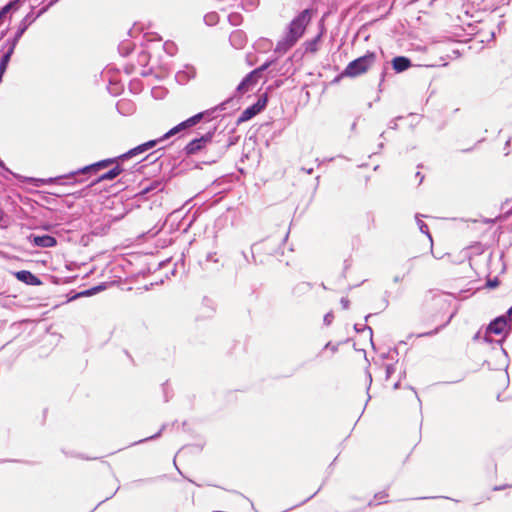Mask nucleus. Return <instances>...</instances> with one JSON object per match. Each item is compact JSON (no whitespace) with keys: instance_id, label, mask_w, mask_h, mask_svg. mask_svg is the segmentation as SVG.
<instances>
[{"instance_id":"f257e3e1","label":"nucleus","mask_w":512,"mask_h":512,"mask_svg":"<svg viewBox=\"0 0 512 512\" xmlns=\"http://www.w3.org/2000/svg\"><path fill=\"white\" fill-rule=\"evenodd\" d=\"M164 147L158 148L148 155H146L141 161L135 164V171L139 173H146L148 166H153V172H160L164 167H169V178H172L179 174L177 171L178 166L181 164V157L184 154H165Z\"/></svg>"},{"instance_id":"f03ea898","label":"nucleus","mask_w":512,"mask_h":512,"mask_svg":"<svg viewBox=\"0 0 512 512\" xmlns=\"http://www.w3.org/2000/svg\"><path fill=\"white\" fill-rule=\"evenodd\" d=\"M121 161L118 156L101 159L94 163L85 165L69 173L56 177L47 178L48 183H59L61 185H76L88 180L91 176L97 175L99 171L110 167L113 163Z\"/></svg>"},{"instance_id":"7ed1b4c3","label":"nucleus","mask_w":512,"mask_h":512,"mask_svg":"<svg viewBox=\"0 0 512 512\" xmlns=\"http://www.w3.org/2000/svg\"><path fill=\"white\" fill-rule=\"evenodd\" d=\"M316 13L317 10L313 7L303 9L289 22L285 28V32L298 42L305 35Z\"/></svg>"},{"instance_id":"20e7f679","label":"nucleus","mask_w":512,"mask_h":512,"mask_svg":"<svg viewBox=\"0 0 512 512\" xmlns=\"http://www.w3.org/2000/svg\"><path fill=\"white\" fill-rule=\"evenodd\" d=\"M376 59L375 52L367 51L363 56H360L348 63L343 72L337 75L333 83H336L340 80L341 77H357L363 73H365L370 66L374 63Z\"/></svg>"},{"instance_id":"39448f33","label":"nucleus","mask_w":512,"mask_h":512,"mask_svg":"<svg viewBox=\"0 0 512 512\" xmlns=\"http://www.w3.org/2000/svg\"><path fill=\"white\" fill-rule=\"evenodd\" d=\"M218 127V125H214L207 132L199 134L191 139L181 150H179V154H184L185 157H190L199 152L205 153L206 147L209 145L211 137L214 136Z\"/></svg>"},{"instance_id":"423d86ee","label":"nucleus","mask_w":512,"mask_h":512,"mask_svg":"<svg viewBox=\"0 0 512 512\" xmlns=\"http://www.w3.org/2000/svg\"><path fill=\"white\" fill-rule=\"evenodd\" d=\"M269 97L267 96V93H264L261 97L257 99L256 102L246 107L241 114L238 116L236 120V126H239L252 118H254L256 115L261 113L268 104Z\"/></svg>"},{"instance_id":"0eeeda50","label":"nucleus","mask_w":512,"mask_h":512,"mask_svg":"<svg viewBox=\"0 0 512 512\" xmlns=\"http://www.w3.org/2000/svg\"><path fill=\"white\" fill-rule=\"evenodd\" d=\"M237 127L238 126L235 124L234 127L229 129L227 134L224 133V129L221 131H216V136L220 141V145H218L216 147L217 149H215L217 157H223L230 147L238 143L240 136L235 135Z\"/></svg>"},{"instance_id":"6e6552de","label":"nucleus","mask_w":512,"mask_h":512,"mask_svg":"<svg viewBox=\"0 0 512 512\" xmlns=\"http://www.w3.org/2000/svg\"><path fill=\"white\" fill-rule=\"evenodd\" d=\"M447 297L448 295L443 292L430 290L425 296V303L437 312H444L451 306V301Z\"/></svg>"},{"instance_id":"1a4fd4ad","label":"nucleus","mask_w":512,"mask_h":512,"mask_svg":"<svg viewBox=\"0 0 512 512\" xmlns=\"http://www.w3.org/2000/svg\"><path fill=\"white\" fill-rule=\"evenodd\" d=\"M0 169L2 171V176L5 179H9L8 176L11 175L16 180H18L24 184L32 185L34 187H41L42 185L48 183L47 179H44V178L23 176V175L13 172L1 158H0Z\"/></svg>"},{"instance_id":"9d476101","label":"nucleus","mask_w":512,"mask_h":512,"mask_svg":"<svg viewBox=\"0 0 512 512\" xmlns=\"http://www.w3.org/2000/svg\"><path fill=\"white\" fill-rule=\"evenodd\" d=\"M486 334L500 335L506 333L509 336L512 332V325L509 324L506 315H499L493 318L485 327Z\"/></svg>"},{"instance_id":"9b49d317","label":"nucleus","mask_w":512,"mask_h":512,"mask_svg":"<svg viewBox=\"0 0 512 512\" xmlns=\"http://www.w3.org/2000/svg\"><path fill=\"white\" fill-rule=\"evenodd\" d=\"M319 31L318 33L311 39H307L302 43V47L308 54H315L318 52L320 45L323 41L324 36L326 35V27L323 19H321L318 23Z\"/></svg>"},{"instance_id":"f8f14e48","label":"nucleus","mask_w":512,"mask_h":512,"mask_svg":"<svg viewBox=\"0 0 512 512\" xmlns=\"http://www.w3.org/2000/svg\"><path fill=\"white\" fill-rule=\"evenodd\" d=\"M218 145H220V141L217 138L216 133H215L214 136L211 137V141H210L209 145H207V147H206V150L204 153L205 159L202 162L195 163L194 168L201 169L202 164L211 165V164L216 163L219 159H221L222 157H217L216 152H215L216 151L215 149H217L216 147Z\"/></svg>"},{"instance_id":"ddd939ff","label":"nucleus","mask_w":512,"mask_h":512,"mask_svg":"<svg viewBox=\"0 0 512 512\" xmlns=\"http://www.w3.org/2000/svg\"><path fill=\"white\" fill-rule=\"evenodd\" d=\"M122 161H117L116 163H113V167L105 171L104 173L98 175L94 180L91 181V185L96 186L101 182L104 181H113L116 179L120 174H122L124 171H126Z\"/></svg>"},{"instance_id":"4468645a","label":"nucleus","mask_w":512,"mask_h":512,"mask_svg":"<svg viewBox=\"0 0 512 512\" xmlns=\"http://www.w3.org/2000/svg\"><path fill=\"white\" fill-rule=\"evenodd\" d=\"M410 272V268H407L405 272H403L402 274H396L394 277H393V285L397 286L395 289H393V287L391 286L390 287V290L387 291L386 290V307L388 306V298L392 299V300H397V299H400L404 293V286L399 284L400 282L403 281V279L405 278V276L407 274H409Z\"/></svg>"},{"instance_id":"2eb2a0df","label":"nucleus","mask_w":512,"mask_h":512,"mask_svg":"<svg viewBox=\"0 0 512 512\" xmlns=\"http://www.w3.org/2000/svg\"><path fill=\"white\" fill-rule=\"evenodd\" d=\"M158 144H159V140H155V139L148 140L144 143H141V144L129 149L125 153L119 155L118 158H120L121 161L131 159L137 155H140V154L156 147Z\"/></svg>"},{"instance_id":"dca6fc26","label":"nucleus","mask_w":512,"mask_h":512,"mask_svg":"<svg viewBox=\"0 0 512 512\" xmlns=\"http://www.w3.org/2000/svg\"><path fill=\"white\" fill-rule=\"evenodd\" d=\"M27 240L34 246L40 248H53L57 246V239L50 234H30L27 236Z\"/></svg>"},{"instance_id":"f3484780","label":"nucleus","mask_w":512,"mask_h":512,"mask_svg":"<svg viewBox=\"0 0 512 512\" xmlns=\"http://www.w3.org/2000/svg\"><path fill=\"white\" fill-rule=\"evenodd\" d=\"M278 62V57H270L266 59L260 66L253 69L251 72L259 79L260 75L268 70V76L275 77L281 73V69H276L275 66Z\"/></svg>"},{"instance_id":"a211bd4d","label":"nucleus","mask_w":512,"mask_h":512,"mask_svg":"<svg viewBox=\"0 0 512 512\" xmlns=\"http://www.w3.org/2000/svg\"><path fill=\"white\" fill-rule=\"evenodd\" d=\"M11 273L19 282L28 286H40L43 284L40 277L29 270H18Z\"/></svg>"},{"instance_id":"6ab92c4d","label":"nucleus","mask_w":512,"mask_h":512,"mask_svg":"<svg viewBox=\"0 0 512 512\" xmlns=\"http://www.w3.org/2000/svg\"><path fill=\"white\" fill-rule=\"evenodd\" d=\"M257 82L258 78L250 71L241 79L234 91L242 97L243 93L251 90Z\"/></svg>"},{"instance_id":"aec40b11","label":"nucleus","mask_w":512,"mask_h":512,"mask_svg":"<svg viewBox=\"0 0 512 512\" xmlns=\"http://www.w3.org/2000/svg\"><path fill=\"white\" fill-rule=\"evenodd\" d=\"M390 64L395 73H403L413 66L411 59L403 55L394 56Z\"/></svg>"},{"instance_id":"412c9836","label":"nucleus","mask_w":512,"mask_h":512,"mask_svg":"<svg viewBox=\"0 0 512 512\" xmlns=\"http://www.w3.org/2000/svg\"><path fill=\"white\" fill-rule=\"evenodd\" d=\"M167 180L162 179H154L149 181L147 184L143 185L140 194L148 195V194H156L164 190Z\"/></svg>"},{"instance_id":"4be33fe9","label":"nucleus","mask_w":512,"mask_h":512,"mask_svg":"<svg viewBox=\"0 0 512 512\" xmlns=\"http://www.w3.org/2000/svg\"><path fill=\"white\" fill-rule=\"evenodd\" d=\"M196 76V68L191 64L184 65L182 70H179L176 75L175 79L177 83L184 85L187 82H189L191 79H194Z\"/></svg>"},{"instance_id":"5701e85b","label":"nucleus","mask_w":512,"mask_h":512,"mask_svg":"<svg viewBox=\"0 0 512 512\" xmlns=\"http://www.w3.org/2000/svg\"><path fill=\"white\" fill-rule=\"evenodd\" d=\"M296 44H297V41L294 40L286 32H284V36L277 42L274 52L279 55H284Z\"/></svg>"},{"instance_id":"b1692460","label":"nucleus","mask_w":512,"mask_h":512,"mask_svg":"<svg viewBox=\"0 0 512 512\" xmlns=\"http://www.w3.org/2000/svg\"><path fill=\"white\" fill-rule=\"evenodd\" d=\"M241 96L239 94H236L234 91L232 95L227 97L224 101L217 104V109H220L221 112L232 109L233 111H236L239 109V103H240Z\"/></svg>"},{"instance_id":"393cba45","label":"nucleus","mask_w":512,"mask_h":512,"mask_svg":"<svg viewBox=\"0 0 512 512\" xmlns=\"http://www.w3.org/2000/svg\"><path fill=\"white\" fill-rule=\"evenodd\" d=\"M18 45V42L8 37L2 44L0 51L2 52L1 56H6V58L11 59L15 49Z\"/></svg>"},{"instance_id":"a878e982","label":"nucleus","mask_w":512,"mask_h":512,"mask_svg":"<svg viewBox=\"0 0 512 512\" xmlns=\"http://www.w3.org/2000/svg\"><path fill=\"white\" fill-rule=\"evenodd\" d=\"M229 41L233 47L237 49L242 48L245 44V35L240 30L233 31L230 34Z\"/></svg>"},{"instance_id":"bb28decb","label":"nucleus","mask_w":512,"mask_h":512,"mask_svg":"<svg viewBox=\"0 0 512 512\" xmlns=\"http://www.w3.org/2000/svg\"><path fill=\"white\" fill-rule=\"evenodd\" d=\"M457 314V309H454L450 314L449 316L447 317V319L439 326H437L434 330H431V331H428V332H425V333H422L419 335V337H423V336H433L437 333H439L442 329H444L446 326L449 325V323L452 321V319L455 317V315Z\"/></svg>"},{"instance_id":"cd10ccee","label":"nucleus","mask_w":512,"mask_h":512,"mask_svg":"<svg viewBox=\"0 0 512 512\" xmlns=\"http://www.w3.org/2000/svg\"><path fill=\"white\" fill-rule=\"evenodd\" d=\"M37 19L34 16V6L30 7V11L20 20L18 25L27 31L29 27L36 21Z\"/></svg>"},{"instance_id":"c85d7f7f","label":"nucleus","mask_w":512,"mask_h":512,"mask_svg":"<svg viewBox=\"0 0 512 512\" xmlns=\"http://www.w3.org/2000/svg\"><path fill=\"white\" fill-rule=\"evenodd\" d=\"M199 122H200V114H194L191 117L187 118L186 120L175 125L174 127H176L178 129V132H180L181 130L195 126Z\"/></svg>"},{"instance_id":"c756f323","label":"nucleus","mask_w":512,"mask_h":512,"mask_svg":"<svg viewBox=\"0 0 512 512\" xmlns=\"http://www.w3.org/2000/svg\"><path fill=\"white\" fill-rule=\"evenodd\" d=\"M107 287H108L107 282H101V283H98L97 285H94L92 287H89L87 289L80 291V294H84L85 297L94 296V295L106 290Z\"/></svg>"},{"instance_id":"7c9ffc66","label":"nucleus","mask_w":512,"mask_h":512,"mask_svg":"<svg viewBox=\"0 0 512 512\" xmlns=\"http://www.w3.org/2000/svg\"><path fill=\"white\" fill-rule=\"evenodd\" d=\"M219 112H221V110L217 109V105H215L214 107L204 110V111H201V112H198L197 114H200V121H202V120L210 121V120L218 117Z\"/></svg>"},{"instance_id":"2f4dec72","label":"nucleus","mask_w":512,"mask_h":512,"mask_svg":"<svg viewBox=\"0 0 512 512\" xmlns=\"http://www.w3.org/2000/svg\"><path fill=\"white\" fill-rule=\"evenodd\" d=\"M166 428H167V424H163L161 426V428L155 434H153L151 436H148V437H145L143 439H140L138 441H135V442L131 443L129 446H135V445H138V444L146 443V442L151 441V440H156V439L161 437L163 431Z\"/></svg>"},{"instance_id":"473e14b6","label":"nucleus","mask_w":512,"mask_h":512,"mask_svg":"<svg viewBox=\"0 0 512 512\" xmlns=\"http://www.w3.org/2000/svg\"><path fill=\"white\" fill-rule=\"evenodd\" d=\"M40 199L47 204L56 205L58 203V195L46 191L39 192Z\"/></svg>"},{"instance_id":"72a5a7b5","label":"nucleus","mask_w":512,"mask_h":512,"mask_svg":"<svg viewBox=\"0 0 512 512\" xmlns=\"http://www.w3.org/2000/svg\"><path fill=\"white\" fill-rule=\"evenodd\" d=\"M134 50V45L131 42L123 41L118 45V51L121 56L127 57Z\"/></svg>"},{"instance_id":"f704fd0d","label":"nucleus","mask_w":512,"mask_h":512,"mask_svg":"<svg viewBox=\"0 0 512 512\" xmlns=\"http://www.w3.org/2000/svg\"><path fill=\"white\" fill-rule=\"evenodd\" d=\"M305 54H308V53H307V52L305 51V49L301 46L300 48L296 49V50L294 51V53H293L289 58H287V59H286V61H285V64H284V65H286V64H288V63H291V64H292V62H293L294 60H296V61H300V60H302V58L304 57V55H305Z\"/></svg>"},{"instance_id":"c9c22d12","label":"nucleus","mask_w":512,"mask_h":512,"mask_svg":"<svg viewBox=\"0 0 512 512\" xmlns=\"http://www.w3.org/2000/svg\"><path fill=\"white\" fill-rule=\"evenodd\" d=\"M93 185H91V182L86 185L84 188L78 190V191H75L73 193H68V196L70 197H73L74 199H80V198H83L85 196H87L89 194V192L91 191Z\"/></svg>"},{"instance_id":"e433bc0d","label":"nucleus","mask_w":512,"mask_h":512,"mask_svg":"<svg viewBox=\"0 0 512 512\" xmlns=\"http://www.w3.org/2000/svg\"><path fill=\"white\" fill-rule=\"evenodd\" d=\"M419 216H420L419 214L415 215L418 228H419L420 232L425 234L429 238V240L432 242V235L429 232V227L424 221L419 219Z\"/></svg>"},{"instance_id":"4c0bfd02","label":"nucleus","mask_w":512,"mask_h":512,"mask_svg":"<svg viewBox=\"0 0 512 512\" xmlns=\"http://www.w3.org/2000/svg\"><path fill=\"white\" fill-rule=\"evenodd\" d=\"M10 62H11V59L6 58V56L0 57V84L3 81V77L9 67Z\"/></svg>"},{"instance_id":"58836bf2","label":"nucleus","mask_w":512,"mask_h":512,"mask_svg":"<svg viewBox=\"0 0 512 512\" xmlns=\"http://www.w3.org/2000/svg\"><path fill=\"white\" fill-rule=\"evenodd\" d=\"M204 22L209 26H214L219 22V15L216 12H209L204 16Z\"/></svg>"},{"instance_id":"ea45409f","label":"nucleus","mask_w":512,"mask_h":512,"mask_svg":"<svg viewBox=\"0 0 512 512\" xmlns=\"http://www.w3.org/2000/svg\"><path fill=\"white\" fill-rule=\"evenodd\" d=\"M353 328H354V331L356 333H361V332H363L365 330H368L369 331V339H370L371 344L373 345V340H372L373 331H372V328L370 326H368L366 324L362 325V324L356 323V324H354Z\"/></svg>"},{"instance_id":"a19ab883","label":"nucleus","mask_w":512,"mask_h":512,"mask_svg":"<svg viewBox=\"0 0 512 512\" xmlns=\"http://www.w3.org/2000/svg\"><path fill=\"white\" fill-rule=\"evenodd\" d=\"M259 5V0H241V6L244 10L252 11Z\"/></svg>"},{"instance_id":"79ce46f5","label":"nucleus","mask_w":512,"mask_h":512,"mask_svg":"<svg viewBox=\"0 0 512 512\" xmlns=\"http://www.w3.org/2000/svg\"><path fill=\"white\" fill-rule=\"evenodd\" d=\"M384 503V491H380L374 495V500H370L367 506L372 507L375 505H381Z\"/></svg>"},{"instance_id":"37998d69","label":"nucleus","mask_w":512,"mask_h":512,"mask_svg":"<svg viewBox=\"0 0 512 512\" xmlns=\"http://www.w3.org/2000/svg\"><path fill=\"white\" fill-rule=\"evenodd\" d=\"M163 49L164 51L170 55V56H173L175 55V53L177 52V46L174 42L172 41H166L164 44H163Z\"/></svg>"},{"instance_id":"c03bdc74","label":"nucleus","mask_w":512,"mask_h":512,"mask_svg":"<svg viewBox=\"0 0 512 512\" xmlns=\"http://www.w3.org/2000/svg\"><path fill=\"white\" fill-rule=\"evenodd\" d=\"M311 289V284L308 282H302L296 285L293 289L294 294L298 293H304L306 291H309Z\"/></svg>"},{"instance_id":"a18cd8bd","label":"nucleus","mask_w":512,"mask_h":512,"mask_svg":"<svg viewBox=\"0 0 512 512\" xmlns=\"http://www.w3.org/2000/svg\"><path fill=\"white\" fill-rule=\"evenodd\" d=\"M107 90L108 92L112 95V96H118L120 95L121 91H122V87L118 84H113L111 81L109 82V85L107 86Z\"/></svg>"},{"instance_id":"49530a36","label":"nucleus","mask_w":512,"mask_h":512,"mask_svg":"<svg viewBox=\"0 0 512 512\" xmlns=\"http://www.w3.org/2000/svg\"><path fill=\"white\" fill-rule=\"evenodd\" d=\"M500 280L497 276L493 277V278H489L486 283H485V287L487 289H490V290H493L495 288H497L499 285H500Z\"/></svg>"},{"instance_id":"de8ad7c7","label":"nucleus","mask_w":512,"mask_h":512,"mask_svg":"<svg viewBox=\"0 0 512 512\" xmlns=\"http://www.w3.org/2000/svg\"><path fill=\"white\" fill-rule=\"evenodd\" d=\"M283 83H284V81L281 79L274 80L270 85L267 86L265 93H267V95H268L272 91L280 88L283 85Z\"/></svg>"},{"instance_id":"09e8293b","label":"nucleus","mask_w":512,"mask_h":512,"mask_svg":"<svg viewBox=\"0 0 512 512\" xmlns=\"http://www.w3.org/2000/svg\"><path fill=\"white\" fill-rule=\"evenodd\" d=\"M25 33L26 31L22 29L19 25H17L15 32L10 36V38L19 43V41L21 40Z\"/></svg>"},{"instance_id":"8fccbe9b","label":"nucleus","mask_w":512,"mask_h":512,"mask_svg":"<svg viewBox=\"0 0 512 512\" xmlns=\"http://www.w3.org/2000/svg\"><path fill=\"white\" fill-rule=\"evenodd\" d=\"M176 133H178V129L176 127H172L169 129L165 134H163L161 137L156 138L155 140H159V143L163 142L164 140L169 139L170 137L174 136Z\"/></svg>"},{"instance_id":"3c124183","label":"nucleus","mask_w":512,"mask_h":512,"mask_svg":"<svg viewBox=\"0 0 512 512\" xmlns=\"http://www.w3.org/2000/svg\"><path fill=\"white\" fill-rule=\"evenodd\" d=\"M389 31L393 34V35H401L404 33L405 31V26L401 23H396L393 25L392 28L389 29Z\"/></svg>"},{"instance_id":"603ef678","label":"nucleus","mask_w":512,"mask_h":512,"mask_svg":"<svg viewBox=\"0 0 512 512\" xmlns=\"http://www.w3.org/2000/svg\"><path fill=\"white\" fill-rule=\"evenodd\" d=\"M242 19V16L241 14L239 13H231L229 16H228V20L229 22L234 25V26H237L240 24V20Z\"/></svg>"},{"instance_id":"864d4df0","label":"nucleus","mask_w":512,"mask_h":512,"mask_svg":"<svg viewBox=\"0 0 512 512\" xmlns=\"http://www.w3.org/2000/svg\"><path fill=\"white\" fill-rule=\"evenodd\" d=\"M349 341L350 339H346L344 342H338L337 344H333L331 341H329L325 344L324 349H330L333 353H335L338 351V347L340 344L347 343Z\"/></svg>"},{"instance_id":"5fc2aeb1","label":"nucleus","mask_w":512,"mask_h":512,"mask_svg":"<svg viewBox=\"0 0 512 512\" xmlns=\"http://www.w3.org/2000/svg\"><path fill=\"white\" fill-rule=\"evenodd\" d=\"M81 297H85V295L84 294H80V291L71 290L67 294V301L71 302V301L77 300L78 298H81Z\"/></svg>"},{"instance_id":"6e6d98bb","label":"nucleus","mask_w":512,"mask_h":512,"mask_svg":"<svg viewBox=\"0 0 512 512\" xmlns=\"http://www.w3.org/2000/svg\"><path fill=\"white\" fill-rule=\"evenodd\" d=\"M154 481H155V478H142V479H137V480L132 481L131 485L134 486V487H138L141 484L152 483Z\"/></svg>"},{"instance_id":"4d7b16f0","label":"nucleus","mask_w":512,"mask_h":512,"mask_svg":"<svg viewBox=\"0 0 512 512\" xmlns=\"http://www.w3.org/2000/svg\"><path fill=\"white\" fill-rule=\"evenodd\" d=\"M333 320H334V313H333V311H329V312H327V313L324 315V317H323V323H324V325H326V326L331 325V323L333 322Z\"/></svg>"},{"instance_id":"13d9d810","label":"nucleus","mask_w":512,"mask_h":512,"mask_svg":"<svg viewBox=\"0 0 512 512\" xmlns=\"http://www.w3.org/2000/svg\"><path fill=\"white\" fill-rule=\"evenodd\" d=\"M50 8L45 4L40 9L36 10L34 8V16L36 19H39L42 15H44L46 12H48Z\"/></svg>"},{"instance_id":"bf43d9fd","label":"nucleus","mask_w":512,"mask_h":512,"mask_svg":"<svg viewBox=\"0 0 512 512\" xmlns=\"http://www.w3.org/2000/svg\"><path fill=\"white\" fill-rule=\"evenodd\" d=\"M70 196L68 194L63 195V198H61V202L69 209L73 208L74 206V200L69 199Z\"/></svg>"},{"instance_id":"052dcab7","label":"nucleus","mask_w":512,"mask_h":512,"mask_svg":"<svg viewBox=\"0 0 512 512\" xmlns=\"http://www.w3.org/2000/svg\"><path fill=\"white\" fill-rule=\"evenodd\" d=\"M149 60V54L145 51H142L139 53L138 61L141 64H146Z\"/></svg>"},{"instance_id":"680f3d73","label":"nucleus","mask_w":512,"mask_h":512,"mask_svg":"<svg viewBox=\"0 0 512 512\" xmlns=\"http://www.w3.org/2000/svg\"><path fill=\"white\" fill-rule=\"evenodd\" d=\"M395 372V367L393 364L386 363V380L390 378V376Z\"/></svg>"},{"instance_id":"e2e57ef3","label":"nucleus","mask_w":512,"mask_h":512,"mask_svg":"<svg viewBox=\"0 0 512 512\" xmlns=\"http://www.w3.org/2000/svg\"><path fill=\"white\" fill-rule=\"evenodd\" d=\"M403 119H404V117L399 116V117H397V118H395V119L391 120V121L389 122V124H388V128H389V129H396V128H397V121H399V120H403Z\"/></svg>"},{"instance_id":"0e129e2a","label":"nucleus","mask_w":512,"mask_h":512,"mask_svg":"<svg viewBox=\"0 0 512 512\" xmlns=\"http://www.w3.org/2000/svg\"><path fill=\"white\" fill-rule=\"evenodd\" d=\"M7 221V214L0 208V227H3Z\"/></svg>"},{"instance_id":"69168bd1","label":"nucleus","mask_w":512,"mask_h":512,"mask_svg":"<svg viewBox=\"0 0 512 512\" xmlns=\"http://www.w3.org/2000/svg\"><path fill=\"white\" fill-rule=\"evenodd\" d=\"M340 304L343 309H348L350 307V300L347 297H342L340 299Z\"/></svg>"},{"instance_id":"338daca9","label":"nucleus","mask_w":512,"mask_h":512,"mask_svg":"<svg viewBox=\"0 0 512 512\" xmlns=\"http://www.w3.org/2000/svg\"><path fill=\"white\" fill-rule=\"evenodd\" d=\"M54 226H55L54 224L45 222V223H42L39 228L42 230H45V231H51L54 228Z\"/></svg>"},{"instance_id":"774afa93","label":"nucleus","mask_w":512,"mask_h":512,"mask_svg":"<svg viewBox=\"0 0 512 512\" xmlns=\"http://www.w3.org/2000/svg\"><path fill=\"white\" fill-rule=\"evenodd\" d=\"M504 315H506V319L508 318L509 324L512 325V305L508 308Z\"/></svg>"}]
</instances>
